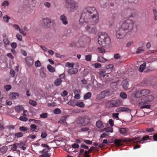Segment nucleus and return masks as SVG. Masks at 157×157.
<instances>
[{"label": "nucleus", "instance_id": "nucleus-1", "mask_svg": "<svg viewBox=\"0 0 157 157\" xmlns=\"http://www.w3.org/2000/svg\"><path fill=\"white\" fill-rule=\"evenodd\" d=\"M98 13L94 7H87L84 8L82 12L79 19V24L82 25L84 23H91L94 25L99 21Z\"/></svg>", "mask_w": 157, "mask_h": 157}, {"label": "nucleus", "instance_id": "nucleus-2", "mask_svg": "<svg viewBox=\"0 0 157 157\" xmlns=\"http://www.w3.org/2000/svg\"><path fill=\"white\" fill-rule=\"evenodd\" d=\"M119 27L127 33H131L134 27V22L132 20L127 19L119 24Z\"/></svg>", "mask_w": 157, "mask_h": 157}, {"label": "nucleus", "instance_id": "nucleus-3", "mask_svg": "<svg viewBox=\"0 0 157 157\" xmlns=\"http://www.w3.org/2000/svg\"><path fill=\"white\" fill-rule=\"evenodd\" d=\"M98 42L100 45L104 44L105 46H109L110 44V39L108 34L105 33L98 34Z\"/></svg>", "mask_w": 157, "mask_h": 157}, {"label": "nucleus", "instance_id": "nucleus-4", "mask_svg": "<svg viewBox=\"0 0 157 157\" xmlns=\"http://www.w3.org/2000/svg\"><path fill=\"white\" fill-rule=\"evenodd\" d=\"M136 0H128V2L129 3L133 2L134 7L133 8H128L125 11V13L127 14L126 16L128 17H134L136 15V12L135 10L136 7L137 6V5L135 2Z\"/></svg>", "mask_w": 157, "mask_h": 157}, {"label": "nucleus", "instance_id": "nucleus-5", "mask_svg": "<svg viewBox=\"0 0 157 157\" xmlns=\"http://www.w3.org/2000/svg\"><path fill=\"white\" fill-rule=\"evenodd\" d=\"M66 3V6L67 8L70 9L71 11L76 10L78 8L77 2L74 0H64Z\"/></svg>", "mask_w": 157, "mask_h": 157}, {"label": "nucleus", "instance_id": "nucleus-6", "mask_svg": "<svg viewBox=\"0 0 157 157\" xmlns=\"http://www.w3.org/2000/svg\"><path fill=\"white\" fill-rule=\"evenodd\" d=\"M153 99L154 97L151 95L144 97L139 101V105L141 106L143 105L148 104L151 102Z\"/></svg>", "mask_w": 157, "mask_h": 157}, {"label": "nucleus", "instance_id": "nucleus-7", "mask_svg": "<svg viewBox=\"0 0 157 157\" xmlns=\"http://www.w3.org/2000/svg\"><path fill=\"white\" fill-rule=\"evenodd\" d=\"M90 41V37L86 35H83L79 37L78 43L79 44L80 46H82L84 44L89 43Z\"/></svg>", "mask_w": 157, "mask_h": 157}, {"label": "nucleus", "instance_id": "nucleus-8", "mask_svg": "<svg viewBox=\"0 0 157 157\" xmlns=\"http://www.w3.org/2000/svg\"><path fill=\"white\" fill-rule=\"evenodd\" d=\"M120 101L117 100H110L106 103V106L108 108L116 107L120 105Z\"/></svg>", "mask_w": 157, "mask_h": 157}, {"label": "nucleus", "instance_id": "nucleus-9", "mask_svg": "<svg viewBox=\"0 0 157 157\" xmlns=\"http://www.w3.org/2000/svg\"><path fill=\"white\" fill-rule=\"evenodd\" d=\"M127 34L128 33L119 27L116 31V36L117 38L121 39L124 38Z\"/></svg>", "mask_w": 157, "mask_h": 157}, {"label": "nucleus", "instance_id": "nucleus-10", "mask_svg": "<svg viewBox=\"0 0 157 157\" xmlns=\"http://www.w3.org/2000/svg\"><path fill=\"white\" fill-rule=\"evenodd\" d=\"M91 118L88 116L79 119V123L82 126H85L89 124L90 122Z\"/></svg>", "mask_w": 157, "mask_h": 157}, {"label": "nucleus", "instance_id": "nucleus-11", "mask_svg": "<svg viewBox=\"0 0 157 157\" xmlns=\"http://www.w3.org/2000/svg\"><path fill=\"white\" fill-rule=\"evenodd\" d=\"M41 21L42 25L45 28L49 27L51 23V20L48 18L42 19Z\"/></svg>", "mask_w": 157, "mask_h": 157}, {"label": "nucleus", "instance_id": "nucleus-12", "mask_svg": "<svg viewBox=\"0 0 157 157\" xmlns=\"http://www.w3.org/2000/svg\"><path fill=\"white\" fill-rule=\"evenodd\" d=\"M109 91L108 90H105L101 92L98 96L97 99L98 100L103 98L106 96L109 95Z\"/></svg>", "mask_w": 157, "mask_h": 157}, {"label": "nucleus", "instance_id": "nucleus-13", "mask_svg": "<svg viewBox=\"0 0 157 157\" xmlns=\"http://www.w3.org/2000/svg\"><path fill=\"white\" fill-rule=\"evenodd\" d=\"M25 61L27 64L29 66H32L33 63V60L31 57H27L25 58Z\"/></svg>", "mask_w": 157, "mask_h": 157}, {"label": "nucleus", "instance_id": "nucleus-14", "mask_svg": "<svg viewBox=\"0 0 157 157\" xmlns=\"http://www.w3.org/2000/svg\"><path fill=\"white\" fill-rule=\"evenodd\" d=\"M78 71V69L76 68H72L68 69L67 72L69 75L76 74Z\"/></svg>", "mask_w": 157, "mask_h": 157}, {"label": "nucleus", "instance_id": "nucleus-15", "mask_svg": "<svg viewBox=\"0 0 157 157\" xmlns=\"http://www.w3.org/2000/svg\"><path fill=\"white\" fill-rule=\"evenodd\" d=\"M19 95V94L18 93L11 92L9 96L10 99L14 100L18 98Z\"/></svg>", "mask_w": 157, "mask_h": 157}, {"label": "nucleus", "instance_id": "nucleus-16", "mask_svg": "<svg viewBox=\"0 0 157 157\" xmlns=\"http://www.w3.org/2000/svg\"><path fill=\"white\" fill-rule=\"evenodd\" d=\"M81 91L79 90H75L74 92V94H75L74 96V98L76 99H78L80 98V94Z\"/></svg>", "mask_w": 157, "mask_h": 157}, {"label": "nucleus", "instance_id": "nucleus-17", "mask_svg": "<svg viewBox=\"0 0 157 157\" xmlns=\"http://www.w3.org/2000/svg\"><path fill=\"white\" fill-rule=\"evenodd\" d=\"M60 20L63 23L64 25H66L68 23V21L67 17L64 15L60 16Z\"/></svg>", "mask_w": 157, "mask_h": 157}, {"label": "nucleus", "instance_id": "nucleus-18", "mask_svg": "<svg viewBox=\"0 0 157 157\" xmlns=\"http://www.w3.org/2000/svg\"><path fill=\"white\" fill-rule=\"evenodd\" d=\"M123 88L125 90L127 89L128 88L129 83L126 80H123L122 82Z\"/></svg>", "mask_w": 157, "mask_h": 157}, {"label": "nucleus", "instance_id": "nucleus-19", "mask_svg": "<svg viewBox=\"0 0 157 157\" xmlns=\"http://www.w3.org/2000/svg\"><path fill=\"white\" fill-rule=\"evenodd\" d=\"M134 95L136 98H139L142 96L141 90L136 91Z\"/></svg>", "mask_w": 157, "mask_h": 157}, {"label": "nucleus", "instance_id": "nucleus-20", "mask_svg": "<svg viewBox=\"0 0 157 157\" xmlns=\"http://www.w3.org/2000/svg\"><path fill=\"white\" fill-rule=\"evenodd\" d=\"M127 131V129L125 128H121L119 129L120 133L123 135H126Z\"/></svg>", "mask_w": 157, "mask_h": 157}, {"label": "nucleus", "instance_id": "nucleus-21", "mask_svg": "<svg viewBox=\"0 0 157 157\" xmlns=\"http://www.w3.org/2000/svg\"><path fill=\"white\" fill-rule=\"evenodd\" d=\"M97 60L99 62L104 63L107 61V59L104 58L102 56H98Z\"/></svg>", "mask_w": 157, "mask_h": 157}, {"label": "nucleus", "instance_id": "nucleus-22", "mask_svg": "<svg viewBox=\"0 0 157 157\" xmlns=\"http://www.w3.org/2000/svg\"><path fill=\"white\" fill-rule=\"evenodd\" d=\"M96 125L98 128H102L104 127V125L101 121L100 120H98L96 122Z\"/></svg>", "mask_w": 157, "mask_h": 157}, {"label": "nucleus", "instance_id": "nucleus-23", "mask_svg": "<svg viewBox=\"0 0 157 157\" xmlns=\"http://www.w3.org/2000/svg\"><path fill=\"white\" fill-rule=\"evenodd\" d=\"M76 100L75 99L72 100L68 101L67 104L69 105L74 106L76 105Z\"/></svg>", "mask_w": 157, "mask_h": 157}, {"label": "nucleus", "instance_id": "nucleus-24", "mask_svg": "<svg viewBox=\"0 0 157 157\" xmlns=\"http://www.w3.org/2000/svg\"><path fill=\"white\" fill-rule=\"evenodd\" d=\"M62 82V80L60 78H58L55 81L54 84L56 86H58L60 85Z\"/></svg>", "mask_w": 157, "mask_h": 157}, {"label": "nucleus", "instance_id": "nucleus-25", "mask_svg": "<svg viewBox=\"0 0 157 157\" xmlns=\"http://www.w3.org/2000/svg\"><path fill=\"white\" fill-rule=\"evenodd\" d=\"M31 130L33 132H37L38 130L37 129L36 125L34 124H32L30 126Z\"/></svg>", "mask_w": 157, "mask_h": 157}, {"label": "nucleus", "instance_id": "nucleus-26", "mask_svg": "<svg viewBox=\"0 0 157 157\" xmlns=\"http://www.w3.org/2000/svg\"><path fill=\"white\" fill-rule=\"evenodd\" d=\"M122 140L119 139H116L115 140L114 143L117 146H120L122 145L121 143Z\"/></svg>", "mask_w": 157, "mask_h": 157}, {"label": "nucleus", "instance_id": "nucleus-27", "mask_svg": "<svg viewBox=\"0 0 157 157\" xmlns=\"http://www.w3.org/2000/svg\"><path fill=\"white\" fill-rule=\"evenodd\" d=\"M15 109L17 112L19 113L20 111L23 110L24 108L22 105H19L16 107L15 108Z\"/></svg>", "mask_w": 157, "mask_h": 157}, {"label": "nucleus", "instance_id": "nucleus-28", "mask_svg": "<svg viewBox=\"0 0 157 157\" xmlns=\"http://www.w3.org/2000/svg\"><path fill=\"white\" fill-rule=\"evenodd\" d=\"M98 51L99 53L104 54L105 52V50L102 47H100L97 48Z\"/></svg>", "mask_w": 157, "mask_h": 157}, {"label": "nucleus", "instance_id": "nucleus-29", "mask_svg": "<svg viewBox=\"0 0 157 157\" xmlns=\"http://www.w3.org/2000/svg\"><path fill=\"white\" fill-rule=\"evenodd\" d=\"M146 66V64L145 63H144L140 66L139 68V70L141 72H142Z\"/></svg>", "mask_w": 157, "mask_h": 157}, {"label": "nucleus", "instance_id": "nucleus-30", "mask_svg": "<svg viewBox=\"0 0 157 157\" xmlns=\"http://www.w3.org/2000/svg\"><path fill=\"white\" fill-rule=\"evenodd\" d=\"M149 138V136L148 135H145V136H143L142 139H140L141 140H140L139 141H138V142L140 143H143V141H145L147 140H149L150 139Z\"/></svg>", "mask_w": 157, "mask_h": 157}, {"label": "nucleus", "instance_id": "nucleus-31", "mask_svg": "<svg viewBox=\"0 0 157 157\" xmlns=\"http://www.w3.org/2000/svg\"><path fill=\"white\" fill-rule=\"evenodd\" d=\"M141 91L143 96L149 94L150 92L149 90L147 89H144L141 90Z\"/></svg>", "mask_w": 157, "mask_h": 157}, {"label": "nucleus", "instance_id": "nucleus-32", "mask_svg": "<svg viewBox=\"0 0 157 157\" xmlns=\"http://www.w3.org/2000/svg\"><path fill=\"white\" fill-rule=\"evenodd\" d=\"M29 122H31L33 121L34 123L38 124L39 125H40L41 124V122L40 120H37L34 119H30L29 120Z\"/></svg>", "mask_w": 157, "mask_h": 157}, {"label": "nucleus", "instance_id": "nucleus-33", "mask_svg": "<svg viewBox=\"0 0 157 157\" xmlns=\"http://www.w3.org/2000/svg\"><path fill=\"white\" fill-rule=\"evenodd\" d=\"M28 3L30 5L34 6L36 3V0H28Z\"/></svg>", "mask_w": 157, "mask_h": 157}, {"label": "nucleus", "instance_id": "nucleus-34", "mask_svg": "<svg viewBox=\"0 0 157 157\" xmlns=\"http://www.w3.org/2000/svg\"><path fill=\"white\" fill-rule=\"evenodd\" d=\"M91 96V93L90 92H88L84 96V99L86 100L90 98Z\"/></svg>", "mask_w": 157, "mask_h": 157}, {"label": "nucleus", "instance_id": "nucleus-35", "mask_svg": "<svg viewBox=\"0 0 157 157\" xmlns=\"http://www.w3.org/2000/svg\"><path fill=\"white\" fill-rule=\"evenodd\" d=\"M120 96L123 99H125L127 98V95L124 92H121L120 93Z\"/></svg>", "mask_w": 157, "mask_h": 157}, {"label": "nucleus", "instance_id": "nucleus-36", "mask_svg": "<svg viewBox=\"0 0 157 157\" xmlns=\"http://www.w3.org/2000/svg\"><path fill=\"white\" fill-rule=\"evenodd\" d=\"M76 105L81 108H83L85 106V104L82 102L78 101L76 102Z\"/></svg>", "mask_w": 157, "mask_h": 157}, {"label": "nucleus", "instance_id": "nucleus-37", "mask_svg": "<svg viewBox=\"0 0 157 157\" xmlns=\"http://www.w3.org/2000/svg\"><path fill=\"white\" fill-rule=\"evenodd\" d=\"M47 68L48 70L50 72H53L55 71L54 68L50 65H48L47 66Z\"/></svg>", "mask_w": 157, "mask_h": 157}, {"label": "nucleus", "instance_id": "nucleus-38", "mask_svg": "<svg viewBox=\"0 0 157 157\" xmlns=\"http://www.w3.org/2000/svg\"><path fill=\"white\" fill-rule=\"evenodd\" d=\"M122 112H125L127 113H130L131 110L126 107H122Z\"/></svg>", "mask_w": 157, "mask_h": 157}, {"label": "nucleus", "instance_id": "nucleus-39", "mask_svg": "<svg viewBox=\"0 0 157 157\" xmlns=\"http://www.w3.org/2000/svg\"><path fill=\"white\" fill-rule=\"evenodd\" d=\"M23 134L21 132H18L16 133L15 134V136L16 138H18L22 137L23 136Z\"/></svg>", "mask_w": 157, "mask_h": 157}, {"label": "nucleus", "instance_id": "nucleus-40", "mask_svg": "<svg viewBox=\"0 0 157 157\" xmlns=\"http://www.w3.org/2000/svg\"><path fill=\"white\" fill-rule=\"evenodd\" d=\"M29 103L30 105L34 106H35L37 105L36 102L35 101L32 99L29 100Z\"/></svg>", "mask_w": 157, "mask_h": 157}, {"label": "nucleus", "instance_id": "nucleus-41", "mask_svg": "<svg viewBox=\"0 0 157 157\" xmlns=\"http://www.w3.org/2000/svg\"><path fill=\"white\" fill-rule=\"evenodd\" d=\"M74 65V63L68 62L66 63L65 66L66 67H69L73 68Z\"/></svg>", "mask_w": 157, "mask_h": 157}, {"label": "nucleus", "instance_id": "nucleus-42", "mask_svg": "<svg viewBox=\"0 0 157 157\" xmlns=\"http://www.w3.org/2000/svg\"><path fill=\"white\" fill-rule=\"evenodd\" d=\"M92 57V55L91 54L86 55L85 56V59L87 61H90L91 60Z\"/></svg>", "mask_w": 157, "mask_h": 157}, {"label": "nucleus", "instance_id": "nucleus-43", "mask_svg": "<svg viewBox=\"0 0 157 157\" xmlns=\"http://www.w3.org/2000/svg\"><path fill=\"white\" fill-rule=\"evenodd\" d=\"M7 150V148L6 147H3L0 148V151L2 153H5Z\"/></svg>", "mask_w": 157, "mask_h": 157}, {"label": "nucleus", "instance_id": "nucleus-44", "mask_svg": "<svg viewBox=\"0 0 157 157\" xmlns=\"http://www.w3.org/2000/svg\"><path fill=\"white\" fill-rule=\"evenodd\" d=\"M28 129L27 127L24 126H21L19 127V130L22 132H25L28 130Z\"/></svg>", "mask_w": 157, "mask_h": 157}, {"label": "nucleus", "instance_id": "nucleus-45", "mask_svg": "<svg viewBox=\"0 0 157 157\" xmlns=\"http://www.w3.org/2000/svg\"><path fill=\"white\" fill-rule=\"evenodd\" d=\"M53 112L55 114H59L61 113V111L60 109L56 108L53 110Z\"/></svg>", "mask_w": 157, "mask_h": 157}, {"label": "nucleus", "instance_id": "nucleus-46", "mask_svg": "<svg viewBox=\"0 0 157 157\" xmlns=\"http://www.w3.org/2000/svg\"><path fill=\"white\" fill-rule=\"evenodd\" d=\"M48 114L47 113H43L40 115V117L41 118H46L47 117Z\"/></svg>", "mask_w": 157, "mask_h": 157}, {"label": "nucleus", "instance_id": "nucleus-47", "mask_svg": "<svg viewBox=\"0 0 157 157\" xmlns=\"http://www.w3.org/2000/svg\"><path fill=\"white\" fill-rule=\"evenodd\" d=\"M3 18L4 21L7 23L9 21L10 19V18L7 15L4 16L3 17Z\"/></svg>", "mask_w": 157, "mask_h": 157}, {"label": "nucleus", "instance_id": "nucleus-48", "mask_svg": "<svg viewBox=\"0 0 157 157\" xmlns=\"http://www.w3.org/2000/svg\"><path fill=\"white\" fill-rule=\"evenodd\" d=\"M11 86L10 85H7L4 86V89L7 91H8L11 89Z\"/></svg>", "mask_w": 157, "mask_h": 157}, {"label": "nucleus", "instance_id": "nucleus-49", "mask_svg": "<svg viewBox=\"0 0 157 157\" xmlns=\"http://www.w3.org/2000/svg\"><path fill=\"white\" fill-rule=\"evenodd\" d=\"M154 13V18L155 20H157V11L155 9L153 10Z\"/></svg>", "mask_w": 157, "mask_h": 157}, {"label": "nucleus", "instance_id": "nucleus-50", "mask_svg": "<svg viewBox=\"0 0 157 157\" xmlns=\"http://www.w3.org/2000/svg\"><path fill=\"white\" fill-rule=\"evenodd\" d=\"M19 120L21 121H26L28 120V118L25 116H21L19 117Z\"/></svg>", "mask_w": 157, "mask_h": 157}, {"label": "nucleus", "instance_id": "nucleus-51", "mask_svg": "<svg viewBox=\"0 0 157 157\" xmlns=\"http://www.w3.org/2000/svg\"><path fill=\"white\" fill-rule=\"evenodd\" d=\"M114 58L116 59H120L121 58L120 55L119 53L115 54L114 55Z\"/></svg>", "mask_w": 157, "mask_h": 157}, {"label": "nucleus", "instance_id": "nucleus-52", "mask_svg": "<svg viewBox=\"0 0 157 157\" xmlns=\"http://www.w3.org/2000/svg\"><path fill=\"white\" fill-rule=\"evenodd\" d=\"M105 131L107 132H113V128L111 127H108L106 128Z\"/></svg>", "mask_w": 157, "mask_h": 157}, {"label": "nucleus", "instance_id": "nucleus-53", "mask_svg": "<svg viewBox=\"0 0 157 157\" xmlns=\"http://www.w3.org/2000/svg\"><path fill=\"white\" fill-rule=\"evenodd\" d=\"M144 50L142 47H140L137 49L136 53L137 54H139L141 52L144 51Z\"/></svg>", "mask_w": 157, "mask_h": 157}, {"label": "nucleus", "instance_id": "nucleus-54", "mask_svg": "<svg viewBox=\"0 0 157 157\" xmlns=\"http://www.w3.org/2000/svg\"><path fill=\"white\" fill-rule=\"evenodd\" d=\"M9 5V2L7 1H4L2 3V6H3L4 7H6L7 6Z\"/></svg>", "mask_w": 157, "mask_h": 157}, {"label": "nucleus", "instance_id": "nucleus-55", "mask_svg": "<svg viewBox=\"0 0 157 157\" xmlns=\"http://www.w3.org/2000/svg\"><path fill=\"white\" fill-rule=\"evenodd\" d=\"M140 106V108L141 109L143 108L149 109L151 105H143Z\"/></svg>", "mask_w": 157, "mask_h": 157}, {"label": "nucleus", "instance_id": "nucleus-56", "mask_svg": "<svg viewBox=\"0 0 157 157\" xmlns=\"http://www.w3.org/2000/svg\"><path fill=\"white\" fill-rule=\"evenodd\" d=\"M48 149H44L41 151H39V153L41 154H45V153H48Z\"/></svg>", "mask_w": 157, "mask_h": 157}, {"label": "nucleus", "instance_id": "nucleus-57", "mask_svg": "<svg viewBox=\"0 0 157 157\" xmlns=\"http://www.w3.org/2000/svg\"><path fill=\"white\" fill-rule=\"evenodd\" d=\"M39 156V157H49L50 155L48 153L42 154Z\"/></svg>", "mask_w": 157, "mask_h": 157}, {"label": "nucleus", "instance_id": "nucleus-58", "mask_svg": "<svg viewBox=\"0 0 157 157\" xmlns=\"http://www.w3.org/2000/svg\"><path fill=\"white\" fill-rule=\"evenodd\" d=\"M99 73L100 75L103 76V77H104L106 76L105 74L106 73H105V72L104 70L100 71Z\"/></svg>", "mask_w": 157, "mask_h": 157}, {"label": "nucleus", "instance_id": "nucleus-59", "mask_svg": "<svg viewBox=\"0 0 157 157\" xmlns=\"http://www.w3.org/2000/svg\"><path fill=\"white\" fill-rule=\"evenodd\" d=\"M41 66V63L39 60H37L35 62V66L36 67H39Z\"/></svg>", "mask_w": 157, "mask_h": 157}, {"label": "nucleus", "instance_id": "nucleus-60", "mask_svg": "<svg viewBox=\"0 0 157 157\" xmlns=\"http://www.w3.org/2000/svg\"><path fill=\"white\" fill-rule=\"evenodd\" d=\"M44 5L47 8H50L51 6V3L48 2H45L44 3Z\"/></svg>", "mask_w": 157, "mask_h": 157}, {"label": "nucleus", "instance_id": "nucleus-61", "mask_svg": "<svg viewBox=\"0 0 157 157\" xmlns=\"http://www.w3.org/2000/svg\"><path fill=\"white\" fill-rule=\"evenodd\" d=\"M17 39L20 41H21L22 39V36L19 34H17L16 35Z\"/></svg>", "mask_w": 157, "mask_h": 157}, {"label": "nucleus", "instance_id": "nucleus-62", "mask_svg": "<svg viewBox=\"0 0 157 157\" xmlns=\"http://www.w3.org/2000/svg\"><path fill=\"white\" fill-rule=\"evenodd\" d=\"M3 42L5 44H8L9 43V41L8 39L7 38H5L3 40Z\"/></svg>", "mask_w": 157, "mask_h": 157}, {"label": "nucleus", "instance_id": "nucleus-63", "mask_svg": "<svg viewBox=\"0 0 157 157\" xmlns=\"http://www.w3.org/2000/svg\"><path fill=\"white\" fill-rule=\"evenodd\" d=\"M20 33H21L23 36H25L26 35V33L22 29H19V30Z\"/></svg>", "mask_w": 157, "mask_h": 157}, {"label": "nucleus", "instance_id": "nucleus-64", "mask_svg": "<svg viewBox=\"0 0 157 157\" xmlns=\"http://www.w3.org/2000/svg\"><path fill=\"white\" fill-rule=\"evenodd\" d=\"M11 46L13 49L15 48L17 46V43L15 42H13L11 44Z\"/></svg>", "mask_w": 157, "mask_h": 157}]
</instances>
